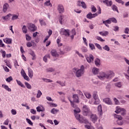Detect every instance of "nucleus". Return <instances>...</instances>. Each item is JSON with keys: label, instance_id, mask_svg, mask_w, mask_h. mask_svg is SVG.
<instances>
[{"label": "nucleus", "instance_id": "09e8293b", "mask_svg": "<svg viewBox=\"0 0 129 129\" xmlns=\"http://www.w3.org/2000/svg\"><path fill=\"white\" fill-rule=\"evenodd\" d=\"M37 111H38V112H40V111H44L45 110V109H42L40 106H38L36 108Z\"/></svg>", "mask_w": 129, "mask_h": 129}, {"label": "nucleus", "instance_id": "2f4dec72", "mask_svg": "<svg viewBox=\"0 0 129 129\" xmlns=\"http://www.w3.org/2000/svg\"><path fill=\"white\" fill-rule=\"evenodd\" d=\"M93 97L94 100L99 99V98L98 97V95H97V92H95L93 93Z\"/></svg>", "mask_w": 129, "mask_h": 129}, {"label": "nucleus", "instance_id": "3c124183", "mask_svg": "<svg viewBox=\"0 0 129 129\" xmlns=\"http://www.w3.org/2000/svg\"><path fill=\"white\" fill-rule=\"evenodd\" d=\"M110 22H112V23H114L115 24H116L117 23V21H116V19L113 18H110Z\"/></svg>", "mask_w": 129, "mask_h": 129}, {"label": "nucleus", "instance_id": "bb28decb", "mask_svg": "<svg viewBox=\"0 0 129 129\" xmlns=\"http://www.w3.org/2000/svg\"><path fill=\"white\" fill-rule=\"evenodd\" d=\"M8 8H9V4H4L3 6V11L5 13L7 12V10H8Z\"/></svg>", "mask_w": 129, "mask_h": 129}, {"label": "nucleus", "instance_id": "7c9ffc66", "mask_svg": "<svg viewBox=\"0 0 129 129\" xmlns=\"http://www.w3.org/2000/svg\"><path fill=\"white\" fill-rule=\"evenodd\" d=\"M11 17H12V14H9L6 16L3 17V19H4L6 21H7V20H9V19H10V18H11Z\"/></svg>", "mask_w": 129, "mask_h": 129}, {"label": "nucleus", "instance_id": "6e6d98bb", "mask_svg": "<svg viewBox=\"0 0 129 129\" xmlns=\"http://www.w3.org/2000/svg\"><path fill=\"white\" fill-rule=\"evenodd\" d=\"M26 39L27 41H31V40H32V37H31V36H29V35L26 34Z\"/></svg>", "mask_w": 129, "mask_h": 129}, {"label": "nucleus", "instance_id": "de8ad7c7", "mask_svg": "<svg viewBox=\"0 0 129 129\" xmlns=\"http://www.w3.org/2000/svg\"><path fill=\"white\" fill-rule=\"evenodd\" d=\"M115 86H116V87H118L119 88H120V87H121L122 86L121 83L119 82V83H115Z\"/></svg>", "mask_w": 129, "mask_h": 129}, {"label": "nucleus", "instance_id": "72a5a7b5", "mask_svg": "<svg viewBox=\"0 0 129 129\" xmlns=\"http://www.w3.org/2000/svg\"><path fill=\"white\" fill-rule=\"evenodd\" d=\"M94 100V104L95 105H98L100 103V100L99 99H96Z\"/></svg>", "mask_w": 129, "mask_h": 129}, {"label": "nucleus", "instance_id": "0eeeda50", "mask_svg": "<svg viewBox=\"0 0 129 129\" xmlns=\"http://www.w3.org/2000/svg\"><path fill=\"white\" fill-rule=\"evenodd\" d=\"M114 118H116V119H117V123L118 124V125H122V124H123V122L121 121L122 119V117H121V116L114 114Z\"/></svg>", "mask_w": 129, "mask_h": 129}, {"label": "nucleus", "instance_id": "ea45409f", "mask_svg": "<svg viewBox=\"0 0 129 129\" xmlns=\"http://www.w3.org/2000/svg\"><path fill=\"white\" fill-rule=\"evenodd\" d=\"M112 9L114 11V12H117L118 13V10L117 9V7L115 5H113L112 7Z\"/></svg>", "mask_w": 129, "mask_h": 129}, {"label": "nucleus", "instance_id": "7ed1b4c3", "mask_svg": "<svg viewBox=\"0 0 129 129\" xmlns=\"http://www.w3.org/2000/svg\"><path fill=\"white\" fill-rule=\"evenodd\" d=\"M76 119L79 120L81 123H88V120L86 118L81 116L79 114H75Z\"/></svg>", "mask_w": 129, "mask_h": 129}, {"label": "nucleus", "instance_id": "f257e3e1", "mask_svg": "<svg viewBox=\"0 0 129 129\" xmlns=\"http://www.w3.org/2000/svg\"><path fill=\"white\" fill-rule=\"evenodd\" d=\"M114 76V73L111 71H108L107 73L103 72H101L99 73V75L98 76V77L100 80H104L105 78L108 79V78H111Z\"/></svg>", "mask_w": 129, "mask_h": 129}, {"label": "nucleus", "instance_id": "4be33fe9", "mask_svg": "<svg viewBox=\"0 0 129 129\" xmlns=\"http://www.w3.org/2000/svg\"><path fill=\"white\" fill-rule=\"evenodd\" d=\"M99 72V69H97L96 68H94L92 70V73L95 75H96V74H98V73Z\"/></svg>", "mask_w": 129, "mask_h": 129}, {"label": "nucleus", "instance_id": "bf43d9fd", "mask_svg": "<svg viewBox=\"0 0 129 129\" xmlns=\"http://www.w3.org/2000/svg\"><path fill=\"white\" fill-rule=\"evenodd\" d=\"M0 47L2 48L6 47L5 46V44H4V42H3V40L1 39H0Z\"/></svg>", "mask_w": 129, "mask_h": 129}, {"label": "nucleus", "instance_id": "680f3d73", "mask_svg": "<svg viewBox=\"0 0 129 129\" xmlns=\"http://www.w3.org/2000/svg\"><path fill=\"white\" fill-rule=\"evenodd\" d=\"M95 45L96 47H97V48H98V49H99V50H102V48H101V46H100L99 45V44L95 43Z\"/></svg>", "mask_w": 129, "mask_h": 129}, {"label": "nucleus", "instance_id": "1a4fd4ad", "mask_svg": "<svg viewBox=\"0 0 129 129\" xmlns=\"http://www.w3.org/2000/svg\"><path fill=\"white\" fill-rule=\"evenodd\" d=\"M57 11L59 12V14H63L64 12H65V9H64V7L63 5L61 4H59L57 6Z\"/></svg>", "mask_w": 129, "mask_h": 129}, {"label": "nucleus", "instance_id": "49530a36", "mask_svg": "<svg viewBox=\"0 0 129 129\" xmlns=\"http://www.w3.org/2000/svg\"><path fill=\"white\" fill-rule=\"evenodd\" d=\"M74 112L75 113V114H78V113H79V112H80L81 110L79 108H76V109H75L74 110Z\"/></svg>", "mask_w": 129, "mask_h": 129}, {"label": "nucleus", "instance_id": "a878e982", "mask_svg": "<svg viewBox=\"0 0 129 129\" xmlns=\"http://www.w3.org/2000/svg\"><path fill=\"white\" fill-rule=\"evenodd\" d=\"M95 64L96 66H100V59L97 58L95 60Z\"/></svg>", "mask_w": 129, "mask_h": 129}, {"label": "nucleus", "instance_id": "4468645a", "mask_svg": "<svg viewBox=\"0 0 129 129\" xmlns=\"http://www.w3.org/2000/svg\"><path fill=\"white\" fill-rule=\"evenodd\" d=\"M94 57L92 54H90L89 56L86 57V60L88 63H91V62H93V60Z\"/></svg>", "mask_w": 129, "mask_h": 129}, {"label": "nucleus", "instance_id": "69168bd1", "mask_svg": "<svg viewBox=\"0 0 129 129\" xmlns=\"http://www.w3.org/2000/svg\"><path fill=\"white\" fill-rule=\"evenodd\" d=\"M26 120H27L28 123H29V124H30V125H33V122L32 121H31L30 120V119L27 118Z\"/></svg>", "mask_w": 129, "mask_h": 129}, {"label": "nucleus", "instance_id": "c756f323", "mask_svg": "<svg viewBox=\"0 0 129 129\" xmlns=\"http://www.w3.org/2000/svg\"><path fill=\"white\" fill-rule=\"evenodd\" d=\"M16 82H17V84L19 86H21V87H23V88H25V85L22 83V82L18 80H16Z\"/></svg>", "mask_w": 129, "mask_h": 129}, {"label": "nucleus", "instance_id": "f3484780", "mask_svg": "<svg viewBox=\"0 0 129 129\" xmlns=\"http://www.w3.org/2000/svg\"><path fill=\"white\" fill-rule=\"evenodd\" d=\"M3 41L6 44H12V40L11 38H6L3 39Z\"/></svg>", "mask_w": 129, "mask_h": 129}, {"label": "nucleus", "instance_id": "864d4df0", "mask_svg": "<svg viewBox=\"0 0 129 129\" xmlns=\"http://www.w3.org/2000/svg\"><path fill=\"white\" fill-rule=\"evenodd\" d=\"M19 18V16L17 15H14L12 17V21H15V20H17Z\"/></svg>", "mask_w": 129, "mask_h": 129}, {"label": "nucleus", "instance_id": "58836bf2", "mask_svg": "<svg viewBox=\"0 0 129 129\" xmlns=\"http://www.w3.org/2000/svg\"><path fill=\"white\" fill-rule=\"evenodd\" d=\"M84 95L86 96V97H87V98L88 99L91 98V94H90V93L88 92H86L84 93Z\"/></svg>", "mask_w": 129, "mask_h": 129}, {"label": "nucleus", "instance_id": "052dcab7", "mask_svg": "<svg viewBox=\"0 0 129 129\" xmlns=\"http://www.w3.org/2000/svg\"><path fill=\"white\" fill-rule=\"evenodd\" d=\"M96 39L98 41H100V42H104V41H105L104 40H103V39H102L101 37H100L99 36H97Z\"/></svg>", "mask_w": 129, "mask_h": 129}, {"label": "nucleus", "instance_id": "a211bd4d", "mask_svg": "<svg viewBox=\"0 0 129 129\" xmlns=\"http://www.w3.org/2000/svg\"><path fill=\"white\" fill-rule=\"evenodd\" d=\"M2 87H3L4 89L7 90L9 92H11V91H12V89L9 87V86L3 84L2 85Z\"/></svg>", "mask_w": 129, "mask_h": 129}, {"label": "nucleus", "instance_id": "4d7b16f0", "mask_svg": "<svg viewBox=\"0 0 129 129\" xmlns=\"http://www.w3.org/2000/svg\"><path fill=\"white\" fill-rule=\"evenodd\" d=\"M89 47L91 49V50H94V49H95V46H94V44L92 43H89Z\"/></svg>", "mask_w": 129, "mask_h": 129}, {"label": "nucleus", "instance_id": "aec40b11", "mask_svg": "<svg viewBox=\"0 0 129 129\" xmlns=\"http://www.w3.org/2000/svg\"><path fill=\"white\" fill-rule=\"evenodd\" d=\"M72 35H71V38L72 40H73L74 39V36L76 35V31L75 29H73L71 32Z\"/></svg>", "mask_w": 129, "mask_h": 129}, {"label": "nucleus", "instance_id": "ddd939ff", "mask_svg": "<svg viewBox=\"0 0 129 129\" xmlns=\"http://www.w3.org/2000/svg\"><path fill=\"white\" fill-rule=\"evenodd\" d=\"M50 53L51 54L52 57H59V54H58L57 50L55 49H52L51 50Z\"/></svg>", "mask_w": 129, "mask_h": 129}, {"label": "nucleus", "instance_id": "f03ea898", "mask_svg": "<svg viewBox=\"0 0 129 129\" xmlns=\"http://www.w3.org/2000/svg\"><path fill=\"white\" fill-rule=\"evenodd\" d=\"M73 71L74 73H76V76L77 77H81L84 74V66L83 65L81 66L80 69L79 70L75 68L73 69Z\"/></svg>", "mask_w": 129, "mask_h": 129}, {"label": "nucleus", "instance_id": "4c0bfd02", "mask_svg": "<svg viewBox=\"0 0 129 129\" xmlns=\"http://www.w3.org/2000/svg\"><path fill=\"white\" fill-rule=\"evenodd\" d=\"M30 55L33 57L32 60H36V54H35V52H34V51H31L30 52Z\"/></svg>", "mask_w": 129, "mask_h": 129}, {"label": "nucleus", "instance_id": "37998d69", "mask_svg": "<svg viewBox=\"0 0 129 129\" xmlns=\"http://www.w3.org/2000/svg\"><path fill=\"white\" fill-rule=\"evenodd\" d=\"M47 58H50V54H47V55H46L45 56H44L43 57V61L45 62H47Z\"/></svg>", "mask_w": 129, "mask_h": 129}, {"label": "nucleus", "instance_id": "c9c22d12", "mask_svg": "<svg viewBox=\"0 0 129 129\" xmlns=\"http://www.w3.org/2000/svg\"><path fill=\"white\" fill-rule=\"evenodd\" d=\"M42 92H41L40 90H38L37 96H36L37 98H40V97L42 96Z\"/></svg>", "mask_w": 129, "mask_h": 129}, {"label": "nucleus", "instance_id": "a18cd8bd", "mask_svg": "<svg viewBox=\"0 0 129 129\" xmlns=\"http://www.w3.org/2000/svg\"><path fill=\"white\" fill-rule=\"evenodd\" d=\"M56 83H58V84H59V85H60L61 86H65V82L57 81L56 82Z\"/></svg>", "mask_w": 129, "mask_h": 129}, {"label": "nucleus", "instance_id": "20e7f679", "mask_svg": "<svg viewBox=\"0 0 129 129\" xmlns=\"http://www.w3.org/2000/svg\"><path fill=\"white\" fill-rule=\"evenodd\" d=\"M100 14H101V8L99 7V11L97 13L92 14V13L90 12L87 15V18L89 20H91V19H93V18H95L96 17H97L98 16V14L100 15Z\"/></svg>", "mask_w": 129, "mask_h": 129}, {"label": "nucleus", "instance_id": "79ce46f5", "mask_svg": "<svg viewBox=\"0 0 129 129\" xmlns=\"http://www.w3.org/2000/svg\"><path fill=\"white\" fill-rule=\"evenodd\" d=\"M25 84L28 89H31L32 88V86H31L28 82H25Z\"/></svg>", "mask_w": 129, "mask_h": 129}, {"label": "nucleus", "instance_id": "338daca9", "mask_svg": "<svg viewBox=\"0 0 129 129\" xmlns=\"http://www.w3.org/2000/svg\"><path fill=\"white\" fill-rule=\"evenodd\" d=\"M119 28L117 26H114V31L115 32H118Z\"/></svg>", "mask_w": 129, "mask_h": 129}, {"label": "nucleus", "instance_id": "0e129e2a", "mask_svg": "<svg viewBox=\"0 0 129 129\" xmlns=\"http://www.w3.org/2000/svg\"><path fill=\"white\" fill-rule=\"evenodd\" d=\"M103 49H104L105 51H109L110 49L109 48V47H108L107 45H105L103 47Z\"/></svg>", "mask_w": 129, "mask_h": 129}, {"label": "nucleus", "instance_id": "13d9d810", "mask_svg": "<svg viewBox=\"0 0 129 129\" xmlns=\"http://www.w3.org/2000/svg\"><path fill=\"white\" fill-rule=\"evenodd\" d=\"M12 80H13V78L11 76L6 79V81L7 82H11V81H12Z\"/></svg>", "mask_w": 129, "mask_h": 129}, {"label": "nucleus", "instance_id": "f704fd0d", "mask_svg": "<svg viewBox=\"0 0 129 129\" xmlns=\"http://www.w3.org/2000/svg\"><path fill=\"white\" fill-rule=\"evenodd\" d=\"M91 9L92 13H96V11L97 10L94 6L92 5L91 7Z\"/></svg>", "mask_w": 129, "mask_h": 129}, {"label": "nucleus", "instance_id": "c03bdc74", "mask_svg": "<svg viewBox=\"0 0 129 129\" xmlns=\"http://www.w3.org/2000/svg\"><path fill=\"white\" fill-rule=\"evenodd\" d=\"M39 23L41 25V26H46V22L44 21L43 20H39Z\"/></svg>", "mask_w": 129, "mask_h": 129}, {"label": "nucleus", "instance_id": "c85d7f7f", "mask_svg": "<svg viewBox=\"0 0 129 129\" xmlns=\"http://www.w3.org/2000/svg\"><path fill=\"white\" fill-rule=\"evenodd\" d=\"M100 35H101V36H103L106 37V36H107L108 35V32L105 31V32H99Z\"/></svg>", "mask_w": 129, "mask_h": 129}, {"label": "nucleus", "instance_id": "cd10ccee", "mask_svg": "<svg viewBox=\"0 0 129 129\" xmlns=\"http://www.w3.org/2000/svg\"><path fill=\"white\" fill-rule=\"evenodd\" d=\"M58 111H59V110L56 109V108H52L50 112L52 113V114H56Z\"/></svg>", "mask_w": 129, "mask_h": 129}, {"label": "nucleus", "instance_id": "412c9836", "mask_svg": "<svg viewBox=\"0 0 129 129\" xmlns=\"http://www.w3.org/2000/svg\"><path fill=\"white\" fill-rule=\"evenodd\" d=\"M103 24H104L106 27H109V25H108V24H111V22L110 21V19H108L107 20H106L105 21H103Z\"/></svg>", "mask_w": 129, "mask_h": 129}, {"label": "nucleus", "instance_id": "8fccbe9b", "mask_svg": "<svg viewBox=\"0 0 129 129\" xmlns=\"http://www.w3.org/2000/svg\"><path fill=\"white\" fill-rule=\"evenodd\" d=\"M1 53L2 54L3 57L6 58V54H7V53L6 52V51L1 50Z\"/></svg>", "mask_w": 129, "mask_h": 129}, {"label": "nucleus", "instance_id": "6ab92c4d", "mask_svg": "<svg viewBox=\"0 0 129 129\" xmlns=\"http://www.w3.org/2000/svg\"><path fill=\"white\" fill-rule=\"evenodd\" d=\"M28 76L30 77V78H33V76H34L33 70L30 69H28Z\"/></svg>", "mask_w": 129, "mask_h": 129}, {"label": "nucleus", "instance_id": "e433bc0d", "mask_svg": "<svg viewBox=\"0 0 129 129\" xmlns=\"http://www.w3.org/2000/svg\"><path fill=\"white\" fill-rule=\"evenodd\" d=\"M5 63H6L7 66L9 68H12V65H11V62L9 61L4 60Z\"/></svg>", "mask_w": 129, "mask_h": 129}, {"label": "nucleus", "instance_id": "9b49d317", "mask_svg": "<svg viewBox=\"0 0 129 129\" xmlns=\"http://www.w3.org/2000/svg\"><path fill=\"white\" fill-rule=\"evenodd\" d=\"M83 110L84 111V115H88V113H89V109L88 108V107L86 105H84L83 107Z\"/></svg>", "mask_w": 129, "mask_h": 129}, {"label": "nucleus", "instance_id": "423d86ee", "mask_svg": "<svg viewBox=\"0 0 129 129\" xmlns=\"http://www.w3.org/2000/svg\"><path fill=\"white\" fill-rule=\"evenodd\" d=\"M27 28L28 30L30 31V32H35V31H37V28L35 24L33 23H28L27 24Z\"/></svg>", "mask_w": 129, "mask_h": 129}, {"label": "nucleus", "instance_id": "a19ab883", "mask_svg": "<svg viewBox=\"0 0 129 129\" xmlns=\"http://www.w3.org/2000/svg\"><path fill=\"white\" fill-rule=\"evenodd\" d=\"M46 70L47 72H54V71H55V69H54L53 68H48Z\"/></svg>", "mask_w": 129, "mask_h": 129}, {"label": "nucleus", "instance_id": "603ef678", "mask_svg": "<svg viewBox=\"0 0 129 129\" xmlns=\"http://www.w3.org/2000/svg\"><path fill=\"white\" fill-rule=\"evenodd\" d=\"M81 7L83 8V9H86L87 7H86V4H85V3H84V2H82L81 3Z\"/></svg>", "mask_w": 129, "mask_h": 129}, {"label": "nucleus", "instance_id": "473e14b6", "mask_svg": "<svg viewBox=\"0 0 129 129\" xmlns=\"http://www.w3.org/2000/svg\"><path fill=\"white\" fill-rule=\"evenodd\" d=\"M51 0H48L44 3V6H49V7H52V4L50 3Z\"/></svg>", "mask_w": 129, "mask_h": 129}, {"label": "nucleus", "instance_id": "39448f33", "mask_svg": "<svg viewBox=\"0 0 129 129\" xmlns=\"http://www.w3.org/2000/svg\"><path fill=\"white\" fill-rule=\"evenodd\" d=\"M115 112L116 113H119V112H121V115H124L126 113V110H125V109L124 108H121L119 106H117Z\"/></svg>", "mask_w": 129, "mask_h": 129}, {"label": "nucleus", "instance_id": "b1692460", "mask_svg": "<svg viewBox=\"0 0 129 129\" xmlns=\"http://www.w3.org/2000/svg\"><path fill=\"white\" fill-rule=\"evenodd\" d=\"M98 111L99 112V114H100V115H102V107L101 105L98 106Z\"/></svg>", "mask_w": 129, "mask_h": 129}, {"label": "nucleus", "instance_id": "5701e85b", "mask_svg": "<svg viewBox=\"0 0 129 129\" xmlns=\"http://www.w3.org/2000/svg\"><path fill=\"white\" fill-rule=\"evenodd\" d=\"M104 102L106 103L107 104H111V101L108 98H106L103 99Z\"/></svg>", "mask_w": 129, "mask_h": 129}, {"label": "nucleus", "instance_id": "f8f14e48", "mask_svg": "<svg viewBox=\"0 0 129 129\" xmlns=\"http://www.w3.org/2000/svg\"><path fill=\"white\" fill-rule=\"evenodd\" d=\"M73 98L74 102H76V103H79V97H78V94L73 95Z\"/></svg>", "mask_w": 129, "mask_h": 129}, {"label": "nucleus", "instance_id": "e2e57ef3", "mask_svg": "<svg viewBox=\"0 0 129 129\" xmlns=\"http://www.w3.org/2000/svg\"><path fill=\"white\" fill-rule=\"evenodd\" d=\"M11 113L13 115H16V114H17V111L15 109H13L11 110Z\"/></svg>", "mask_w": 129, "mask_h": 129}, {"label": "nucleus", "instance_id": "9d476101", "mask_svg": "<svg viewBox=\"0 0 129 129\" xmlns=\"http://www.w3.org/2000/svg\"><path fill=\"white\" fill-rule=\"evenodd\" d=\"M59 23L61 25L63 24V23L67 21V16L65 15H61L59 17Z\"/></svg>", "mask_w": 129, "mask_h": 129}, {"label": "nucleus", "instance_id": "dca6fc26", "mask_svg": "<svg viewBox=\"0 0 129 129\" xmlns=\"http://www.w3.org/2000/svg\"><path fill=\"white\" fill-rule=\"evenodd\" d=\"M91 119L92 120V121H93L94 123H95V121H97V116H96V115L95 114H92L91 115Z\"/></svg>", "mask_w": 129, "mask_h": 129}, {"label": "nucleus", "instance_id": "393cba45", "mask_svg": "<svg viewBox=\"0 0 129 129\" xmlns=\"http://www.w3.org/2000/svg\"><path fill=\"white\" fill-rule=\"evenodd\" d=\"M22 32L24 34H27L28 33V29H27V26L26 25H24L22 27Z\"/></svg>", "mask_w": 129, "mask_h": 129}, {"label": "nucleus", "instance_id": "2eb2a0df", "mask_svg": "<svg viewBox=\"0 0 129 129\" xmlns=\"http://www.w3.org/2000/svg\"><path fill=\"white\" fill-rule=\"evenodd\" d=\"M103 3L106 5L107 7H111V6H112V1H109L108 0H105L103 1Z\"/></svg>", "mask_w": 129, "mask_h": 129}, {"label": "nucleus", "instance_id": "5fc2aeb1", "mask_svg": "<svg viewBox=\"0 0 129 129\" xmlns=\"http://www.w3.org/2000/svg\"><path fill=\"white\" fill-rule=\"evenodd\" d=\"M21 75H22V76L23 77H24V76H26L27 75V74H26V73L25 72V71H24L23 69H22V70H21Z\"/></svg>", "mask_w": 129, "mask_h": 129}, {"label": "nucleus", "instance_id": "6e6552de", "mask_svg": "<svg viewBox=\"0 0 129 129\" xmlns=\"http://www.w3.org/2000/svg\"><path fill=\"white\" fill-rule=\"evenodd\" d=\"M60 34H61V35L66 36V37H69L70 36V31L69 29L61 28L60 30Z\"/></svg>", "mask_w": 129, "mask_h": 129}, {"label": "nucleus", "instance_id": "774afa93", "mask_svg": "<svg viewBox=\"0 0 129 129\" xmlns=\"http://www.w3.org/2000/svg\"><path fill=\"white\" fill-rule=\"evenodd\" d=\"M77 93L80 95V96H83V93H82V92L80 90H77Z\"/></svg>", "mask_w": 129, "mask_h": 129}]
</instances>
